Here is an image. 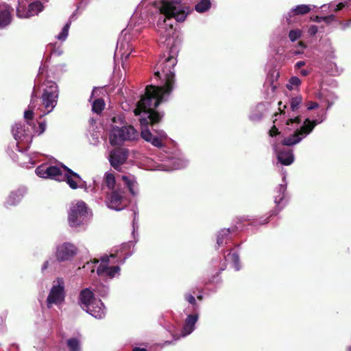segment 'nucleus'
Segmentation results:
<instances>
[{"mask_svg":"<svg viewBox=\"0 0 351 351\" xmlns=\"http://www.w3.org/2000/svg\"><path fill=\"white\" fill-rule=\"evenodd\" d=\"M189 13V8L180 0H142L117 41L115 56H121L123 66L124 60H126L133 51L130 40L141 33L147 23L157 19L156 31L167 40L175 32L172 19L181 23L185 21Z\"/></svg>","mask_w":351,"mask_h":351,"instance_id":"nucleus-1","label":"nucleus"},{"mask_svg":"<svg viewBox=\"0 0 351 351\" xmlns=\"http://www.w3.org/2000/svg\"><path fill=\"white\" fill-rule=\"evenodd\" d=\"M178 51V47L173 45L170 47L168 55H164L160 58L154 71V76L162 80L163 86H147L145 95L137 103L134 110L136 115L142 114L139 120L141 125V137L158 148L164 146V141L167 138V134L163 130H154L152 133L147 127L149 124L158 123L162 119L163 115L154 111V109L168 99L174 87V67L177 64Z\"/></svg>","mask_w":351,"mask_h":351,"instance_id":"nucleus-2","label":"nucleus"},{"mask_svg":"<svg viewBox=\"0 0 351 351\" xmlns=\"http://www.w3.org/2000/svg\"><path fill=\"white\" fill-rule=\"evenodd\" d=\"M326 118V112L319 113L317 118L311 120L306 118L303 121L300 116H291L286 119V124L288 130H293V132L283 139V144L286 145L293 146L300 143L308 134H310L315 127L323 122Z\"/></svg>","mask_w":351,"mask_h":351,"instance_id":"nucleus-3","label":"nucleus"},{"mask_svg":"<svg viewBox=\"0 0 351 351\" xmlns=\"http://www.w3.org/2000/svg\"><path fill=\"white\" fill-rule=\"evenodd\" d=\"M126 245L120 247V252L116 251L115 253L111 254L110 256H105L101 258V263L97 269V274L101 277H107L113 278L120 274V267L119 265L112 266L111 263L123 264L125 260L130 256V254L123 257L122 252Z\"/></svg>","mask_w":351,"mask_h":351,"instance_id":"nucleus-4","label":"nucleus"},{"mask_svg":"<svg viewBox=\"0 0 351 351\" xmlns=\"http://www.w3.org/2000/svg\"><path fill=\"white\" fill-rule=\"evenodd\" d=\"M78 302L81 308L96 319H102L106 315V308L100 300L95 298L90 288L83 289L79 294Z\"/></svg>","mask_w":351,"mask_h":351,"instance_id":"nucleus-5","label":"nucleus"},{"mask_svg":"<svg viewBox=\"0 0 351 351\" xmlns=\"http://www.w3.org/2000/svg\"><path fill=\"white\" fill-rule=\"evenodd\" d=\"M302 102V96H296L295 97H292L290 99V109L287 110V112L285 111V109L287 108V106L284 105L283 108H282L281 105L282 102L280 101L278 103L279 105V110L280 112L279 114H274V125L271 128V130L269 132V136L273 137L276 136V135L280 134V132L278 131V128H277V125H278V119H280L281 122H283L285 124V130L287 131H291V130H288L287 125L286 124V119L289 117V114L291 116H299L298 114H295L298 109L300 108L301 104Z\"/></svg>","mask_w":351,"mask_h":351,"instance_id":"nucleus-6","label":"nucleus"},{"mask_svg":"<svg viewBox=\"0 0 351 351\" xmlns=\"http://www.w3.org/2000/svg\"><path fill=\"white\" fill-rule=\"evenodd\" d=\"M91 213L83 201H75L71 204L68 220L71 227L79 228L87 224Z\"/></svg>","mask_w":351,"mask_h":351,"instance_id":"nucleus-7","label":"nucleus"},{"mask_svg":"<svg viewBox=\"0 0 351 351\" xmlns=\"http://www.w3.org/2000/svg\"><path fill=\"white\" fill-rule=\"evenodd\" d=\"M77 247L73 244L69 242H65L57 245L56 250V259L50 258L45 261L41 267L42 273L45 274L49 267L51 269L55 268L57 262H64L72 259L77 254Z\"/></svg>","mask_w":351,"mask_h":351,"instance_id":"nucleus-8","label":"nucleus"},{"mask_svg":"<svg viewBox=\"0 0 351 351\" xmlns=\"http://www.w3.org/2000/svg\"><path fill=\"white\" fill-rule=\"evenodd\" d=\"M66 298L65 281L62 277L55 278L51 284L46 300V305L48 308L56 306L61 307Z\"/></svg>","mask_w":351,"mask_h":351,"instance_id":"nucleus-9","label":"nucleus"},{"mask_svg":"<svg viewBox=\"0 0 351 351\" xmlns=\"http://www.w3.org/2000/svg\"><path fill=\"white\" fill-rule=\"evenodd\" d=\"M35 125L31 123H15L12 128V135L16 141V147L26 146L29 147L32 141L33 130Z\"/></svg>","mask_w":351,"mask_h":351,"instance_id":"nucleus-10","label":"nucleus"},{"mask_svg":"<svg viewBox=\"0 0 351 351\" xmlns=\"http://www.w3.org/2000/svg\"><path fill=\"white\" fill-rule=\"evenodd\" d=\"M138 137V132L132 125L123 126L121 128L115 126L111 130L110 142L111 145H117L125 141L136 140Z\"/></svg>","mask_w":351,"mask_h":351,"instance_id":"nucleus-11","label":"nucleus"},{"mask_svg":"<svg viewBox=\"0 0 351 351\" xmlns=\"http://www.w3.org/2000/svg\"><path fill=\"white\" fill-rule=\"evenodd\" d=\"M58 98V87L56 83L49 81L46 84V87L42 95V102L45 107V114L53 111L57 105Z\"/></svg>","mask_w":351,"mask_h":351,"instance_id":"nucleus-12","label":"nucleus"},{"mask_svg":"<svg viewBox=\"0 0 351 351\" xmlns=\"http://www.w3.org/2000/svg\"><path fill=\"white\" fill-rule=\"evenodd\" d=\"M105 203L111 210L116 211L123 210L127 206L124 190L121 187H117L116 190L108 193Z\"/></svg>","mask_w":351,"mask_h":351,"instance_id":"nucleus-13","label":"nucleus"},{"mask_svg":"<svg viewBox=\"0 0 351 351\" xmlns=\"http://www.w3.org/2000/svg\"><path fill=\"white\" fill-rule=\"evenodd\" d=\"M43 10V5L38 1L29 3L28 0H19L16 15L19 18L26 19L38 14Z\"/></svg>","mask_w":351,"mask_h":351,"instance_id":"nucleus-14","label":"nucleus"},{"mask_svg":"<svg viewBox=\"0 0 351 351\" xmlns=\"http://www.w3.org/2000/svg\"><path fill=\"white\" fill-rule=\"evenodd\" d=\"M63 165L56 166L43 164L38 166L36 170V174L42 178L53 179L58 181L64 180V174L65 171L62 168Z\"/></svg>","mask_w":351,"mask_h":351,"instance_id":"nucleus-15","label":"nucleus"},{"mask_svg":"<svg viewBox=\"0 0 351 351\" xmlns=\"http://www.w3.org/2000/svg\"><path fill=\"white\" fill-rule=\"evenodd\" d=\"M284 146L285 145L283 144L282 141V145L274 144L273 149L280 163L283 165H290L293 162L295 157L292 150L285 148ZM285 146L287 145H285Z\"/></svg>","mask_w":351,"mask_h":351,"instance_id":"nucleus-16","label":"nucleus"},{"mask_svg":"<svg viewBox=\"0 0 351 351\" xmlns=\"http://www.w3.org/2000/svg\"><path fill=\"white\" fill-rule=\"evenodd\" d=\"M62 168L64 171H65L63 176L64 180H66L71 189H77L78 188H86V182L82 179L78 173L73 171L66 166H62Z\"/></svg>","mask_w":351,"mask_h":351,"instance_id":"nucleus-17","label":"nucleus"},{"mask_svg":"<svg viewBox=\"0 0 351 351\" xmlns=\"http://www.w3.org/2000/svg\"><path fill=\"white\" fill-rule=\"evenodd\" d=\"M188 164V160L182 156H173L168 158L163 164L158 166V169L161 171H172L185 167Z\"/></svg>","mask_w":351,"mask_h":351,"instance_id":"nucleus-18","label":"nucleus"},{"mask_svg":"<svg viewBox=\"0 0 351 351\" xmlns=\"http://www.w3.org/2000/svg\"><path fill=\"white\" fill-rule=\"evenodd\" d=\"M128 158V150L125 148H118L110 152L108 160L110 165L115 169H119Z\"/></svg>","mask_w":351,"mask_h":351,"instance_id":"nucleus-19","label":"nucleus"},{"mask_svg":"<svg viewBox=\"0 0 351 351\" xmlns=\"http://www.w3.org/2000/svg\"><path fill=\"white\" fill-rule=\"evenodd\" d=\"M29 147L26 146H22L21 147H16L19 154L16 156V160L19 163L26 168L33 167L36 164L35 158L38 155L37 153H33L31 154H27L25 151L27 150Z\"/></svg>","mask_w":351,"mask_h":351,"instance_id":"nucleus-20","label":"nucleus"},{"mask_svg":"<svg viewBox=\"0 0 351 351\" xmlns=\"http://www.w3.org/2000/svg\"><path fill=\"white\" fill-rule=\"evenodd\" d=\"M13 8L5 3H0V27L5 28L12 21Z\"/></svg>","mask_w":351,"mask_h":351,"instance_id":"nucleus-21","label":"nucleus"},{"mask_svg":"<svg viewBox=\"0 0 351 351\" xmlns=\"http://www.w3.org/2000/svg\"><path fill=\"white\" fill-rule=\"evenodd\" d=\"M198 319L199 315L197 313L188 315L184 320L180 336L184 337L191 334L195 329V324Z\"/></svg>","mask_w":351,"mask_h":351,"instance_id":"nucleus-22","label":"nucleus"},{"mask_svg":"<svg viewBox=\"0 0 351 351\" xmlns=\"http://www.w3.org/2000/svg\"><path fill=\"white\" fill-rule=\"evenodd\" d=\"M27 193V189L25 186H21L15 191L10 193L8 197L5 205L15 206L19 204Z\"/></svg>","mask_w":351,"mask_h":351,"instance_id":"nucleus-23","label":"nucleus"},{"mask_svg":"<svg viewBox=\"0 0 351 351\" xmlns=\"http://www.w3.org/2000/svg\"><path fill=\"white\" fill-rule=\"evenodd\" d=\"M311 7L315 8V5H298L295 6V8H292L287 14L286 19L287 21L290 23H291V17L295 16V15H303L305 14L308 13L311 10Z\"/></svg>","mask_w":351,"mask_h":351,"instance_id":"nucleus-24","label":"nucleus"},{"mask_svg":"<svg viewBox=\"0 0 351 351\" xmlns=\"http://www.w3.org/2000/svg\"><path fill=\"white\" fill-rule=\"evenodd\" d=\"M287 189L286 173H282V183L280 184L275 190L274 202L276 207H278L285 198V193Z\"/></svg>","mask_w":351,"mask_h":351,"instance_id":"nucleus-25","label":"nucleus"},{"mask_svg":"<svg viewBox=\"0 0 351 351\" xmlns=\"http://www.w3.org/2000/svg\"><path fill=\"white\" fill-rule=\"evenodd\" d=\"M132 195L135 196L138 193V185L136 178L133 175L123 176L121 177Z\"/></svg>","mask_w":351,"mask_h":351,"instance_id":"nucleus-26","label":"nucleus"},{"mask_svg":"<svg viewBox=\"0 0 351 351\" xmlns=\"http://www.w3.org/2000/svg\"><path fill=\"white\" fill-rule=\"evenodd\" d=\"M104 185L109 189L110 191L113 190H116L117 187H121L119 184L116 183V179L112 173L106 172L104 174Z\"/></svg>","mask_w":351,"mask_h":351,"instance_id":"nucleus-27","label":"nucleus"},{"mask_svg":"<svg viewBox=\"0 0 351 351\" xmlns=\"http://www.w3.org/2000/svg\"><path fill=\"white\" fill-rule=\"evenodd\" d=\"M37 101V97L34 95V92L32 93V99L28 108L24 112V118L26 120V123H30L29 121L32 119L33 112L36 108L35 102Z\"/></svg>","mask_w":351,"mask_h":351,"instance_id":"nucleus-28","label":"nucleus"},{"mask_svg":"<svg viewBox=\"0 0 351 351\" xmlns=\"http://www.w3.org/2000/svg\"><path fill=\"white\" fill-rule=\"evenodd\" d=\"M265 110V106L262 104H259L257 105L255 108H254L249 116V118L252 121H260L263 117V112Z\"/></svg>","mask_w":351,"mask_h":351,"instance_id":"nucleus-29","label":"nucleus"},{"mask_svg":"<svg viewBox=\"0 0 351 351\" xmlns=\"http://www.w3.org/2000/svg\"><path fill=\"white\" fill-rule=\"evenodd\" d=\"M69 351H81V341L78 337H71L66 340Z\"/></svg>","mask_w":351,"mask_h":351,"instance_id":"nucleus-30","label":"nucleus"},{"mask_svg":"<svg viewBox=\"0 0 351 351\" xmlns=\"http://www.w3.org/2000/svg\"><path fill=\"white\" fill-rule=\"evenodd\" d=\"M230 233V230L229 228H223L219 232L217 238V244L219 247L221 246L228 240Z\"/></svg>","mask_w":351,"mask_h":351,"instance_id":"nucleus-31","label":"nucleus"},{"mask_svg":"<svg viewBox=\"0 0 351 351\" xmlns=\"http://www.w3.org/2000/svg\"><path fill=\"white\" fill-rule=\"evenodd\" d=\"M74 18V14H73L71 17L69 21L64 25V26L62 27L61 32L56 36V38L61 41H64L69 34V30L70 28L71 20Z\"/></svg>","mask_w":351,"mask_h":351,"instance_id":"nucleus-32","label":"nucleus"},{"mask_svg":"<svg viewBox=\"0 0 351 351\" xmlns=\"http://www.w3.org/2000/svg\"><path fill=\"white\" fill-rule=\"evenodd\" d=\"M210 0H202L196 4L195 9L197 12L203 13L210 9Z\"/></svg>","mask_w":351,"mask_h":351,"instance_id":"nucleus-33","label":"nucleus"},{"mask_svg":"<svg viewBox=\"0 0 351 351\" xmlns=\"http://www.w3.org/2000/svg\"><path fill=\"white\" fill-rule=\"evenodd\" d=\"M228 261H230L232 263L233 267L236 271H239L241 268L239 263V257L237 253L232 252L229 253L226 257Z\"/></svg>","mask_w":351,"mask_h":351,"instance_id":"nucleus-34","label":"nucleus"},{"mask_svg":"<svg viewBox=\"0 0 351 351\" xmlns=\"http://www.w3.org/2000/svg\"><path fill=\"white\" fill-rule=\"evenodd\" d=\"M105 107V102L102 99H95L92 104V110L97 114L100 113Z\"/></svg>","mask_w":351,"mask_h":351,"instance_id":"nucleus-35","label":"nucleus"},{"mask_svg":"<svg viewBox=\"0 0 351 351\" xmlns=\"http://www.w3.org/2000/svg\"><path fill=\"white\" fill-rule=\"evenodd\" d=\"M301 84V80L296 76L291 77L287 85L289 90H293L298 87Z\"/></svg>","mask_w":351,"mask_h":351,"instance_id":"nucleus-36","label":"nucleus"},{"mask_svg":"<svg viewBox=\"0 0 351 351\" xmlns=\"http://www.w3.org/2000/svg\"><path fill=\"white\" fill-rule=\"evenodd\" d=\"M96 292H97L101 296L105 297L108 294L109 288L106 285H99L96 287Z\"/></svg>","mask_w":351,"mask_h":351,"instance_id":"nucleus-37","label":"nucleus"},{"mask_svg":"<svg viewBox=\"0 0 351 351\" xmlns=\"http://www.w3.org/2000/svg\"><path fill=\"white\" fill-rule=\"evenodd\" d=\"M302 35V32L300 29H293L289 33V38L291 42L298 40Z\"/></svg>","mask_w":351,"mask_h":351,"instance_id":"nucleus-38","label":"nucleus"},{"mask_svg":"<svg viewBox=\"0 0 351 351\" xmlns=\"http://www.w3.org/2000/svg\"><path fill=\"white\" fill-rule=\"evenodd\" d=\"M184 298L189 304L193 306L194 309L197 308L198 305L197 304L196 300L193 295H191L189 293H187L184 295Z\"/></svg>","mask_w":351,"mask_h":351,"instance_id":"nucleus-39","label":"nucleus"},{"mask_svg":"<svg viewBox=\"0 0 351 351\" xmlns=\"http://www.w3.org/2000/svg\"><path fill=\"white\" fill-rule=\"evenodd\" d=\"M306 108L308 110H313L315 108H318L319 105L316 102H313V101H308L306 104Z\"/></svg>","mask_w":351,"mask_h":351,"instance_id":"nucleus-40","label":"nucleus"},{"mask_svg":"<svg viewBox=\"0 0 351 351\" xmlns=\"http://www.w3.org/2000/svg\"><path fill=\"white\" fill-rule=\"evenodd\" d=\"M336 21V17L333 14H330L329 16H324V18L323 19V21L328 24L333 22V21Z\"/></svg>","mask_w":351,"mask_h":351,"instance_id":"nucleus-41","label":"nucleus"},{"mask_svg":"<svg viewBox=\"0 0 351 351\" xmlns=\"http://www.w3.org/2000/svg\"><path fill=\"white\" fill-rule=\"evenodd\" d=\"M46 130V123L45 122H40L39 123L38 130L36 131L38 134H43Z\"/></svg>","mask_w":351,"mask_h":351,"instance_id":"nucleus-42","label":"nucleus"},{"mask_svg":"<svg viewBox=\"0 0 351 351\" xmlns=\"http://www.w3.org/2000/svg\"><path fill=\"white\" fill-rule=\"evenodd\" d=\"M318 31V28L316 25H311L308 29V33L311 35V36H314L316 34V33Z\"/></svg>","mask_w":351,"mask_h":351,"instance_id":"nucleus-43","label":"nucleus"},{"mask_svg":"<svg viewBox=\"0 0 351 351\" xmlns=\"http://www.w3.org/2000/svg\"><path fill=\"white\" fill-rule=\"evenodd\" d=\"M346 5H348L347 2H344V3L341 2V3H338L337 5H336V6L334 8L333 10L335 12H338Z\"/></svg>","mask_w":351,"mask_h":351,"instance_id":"nucleus-44","label":"nucleus"},{"mask_svg":"<svg viewBox=\"0 0 351 351\" xmlns=\"http://www.w3.org/2000/svg\"><path fill=\"white\" fill-rule=\"evenodd\" d=\"M336 99V97H332V98H326V101L327 102L328 104V106H327V108H330L332 105L334 103V100Z\"/></svg>","mask_w":351,"mask_h":351,"instance_id":"nucleus-45","label":"nucleus"},{"mask_svg":"<svg viewBox=\"0 0 351 351\" xmlns=\"http://www.w3.org/2000/svg\"><path fill=\"white\" fill-rule=\"evenodd\" d=\"M304 65H305L304 61H299L295 64V69H300V67H302Z\"/></svg>","mask_w":351,"mask_h":351,"instance_id":"nucleus-46","label":"nucleus"},{"mask_svg":"<svg viewBox=\"0 0 351 351\" xmlns=\"http://www.w3.org/2000/svg\"><path fill=\"white\" fill-rule=\"evenodd\" d=\"M300 73L302 76H306L309 74V71L307 69H302Z\"/></svg>","mask_w":351,"mask_h":351,"instance_id":"nucleus-47","label":"nucleus"},{"mask_svg":"<svg viewBox=\"0 0 351 351\" xmlns=\"http://www.w3.org/2000/svg\"><path fill=\"white\" fill-rule=\"evenodd\" d=\"M324 16H317L315 18L314 21H315V22L320 23V22H322V21H323V19H324Z\"/></svg>","mask_w":351,"mask_h":351,"instance_id":"nucleus-48","label":"nucleus"},{"mask_svg":"<svg viewBox=\"0 0 351 351\" xmlns=\"http://www.w3.org/2000/svg\"><path fill=\"white\" fill-rule=\"evenodd\" d=\"M350 24H351V20L346 23H343L342 25V29H345L346 27H349Z\"/></svg>","mask_w":351,"mask_h":351,"instance_id":"nucleus-49","label":"nucleus"},{"mask_svg":"<svg viewBox=\"0 0 351 351\" xmlns=\"http://www.w3.org/2000/svg\"><path fill=\"white\" fill-rule=\"evenodd\" d=\"M134 223H133V225H134V221H136V217H137V215H138V211L136 210H134Z\"/></svg>","mask_w":351,"mask_h":351,"instance_id":"nucleus-50","label":"nucleus"},{"mask_svg":"<svg viewBox=\"0 0 351 351\" xmlns=\"http://www.w3.org/2000/svg\"><path fill=\"white\" fill-rule=\"evenodd\" d=\"M133 351H147V350L145 348L136 347L133 349Z\"/></svg>","mask_w":351,"mask_h":351,"instance_id":"nucleus-51","label":"nucleus"},{"mask_svg":"<svg viewBox=\"0 0 351 351\" xmlns=\"http://www.w3.org/2000/svg\"><path fill=\"white\" fill-rule=\"evenodd\" d=\"M96 90H97V88H93V90L92 91L91 98L93 97V95H94L95 92L96 91Z\"/></svg>","mask_w":351,"mask_h":351,"instance_id":"nucleus-52","label":"nucleus"},{"mask_svg":"<svg viewBox=\"0 0 351 351\" xmlns=\"http://www.w3.org/2000/svg\"><path fill=\"white\" fill-rule=\"evenodd\" d=\"M267 221H267V219H265V220H263V221H261V224H265V223H267Z\"/></svg>","mask_w":351,"mask_h":351,"instance_id":"nucleus-53","label":"nucleus"},{"mask_svg":"<svg viewBox=\"0 0 351 351\" xmlns=\"http://www.w3.org/2000/svg\"><path fill=\"white\" fill-rule=\"evenodd\" d=\"M43 71V68L40 66L39 68V73H41Z\"/></svg>","mask_w":351,"mask_h":351,"instance_id":"nucleus-54","label":"nucleus"},{"mask_svg":"<svg viewBox=\"0 0 351 351\" xmlns=\"http://www.w3.org/2000/svg\"><path fill=\"white\" fill-rule=\"evenodd\" d=\"M197 299H199V300H202V295H198L197 296Z\"/></svg>","mask_w":351,"mask_h":351,"instance_id":"nucleus-55","label":"nucleus"},{"mask_svg":"<svg viewBox=\"0 0 351 351\" xmlns=\"http://www.w3.org/2000/svg\"><path fill=\"white\" fill-rule=\"evenodd\" d=\"M328 8H332V3L329 4V5H328Z\"/></svg>","mask_w":351,"mask_h":351,"instance_id":"nucleus-56","label":"nucleus"},{"mask_svg":"<svg viewBox=\"0 0 351 351\" xmlns=\"http://www.w3.org/2000/svg\"><path fill=\"white\" fill-rule=\"evenodd\" d=\"M300 45L302 47H304V45L302 44V43H300Z\"/></svg>","mask_w":351,"mask_h":351,"instance_id":"nucleus-57","label":"nucleus"},{"mask_svg":"<svg viewBox=\"0 0 351 351\" xmlns=\"http://www.w3.org/2000/svg\"><path fill=\"white\" fill-rule=\"evenodd\" d=\"M326 5H322V8H326Z\"/></svg>","mask_w":351,"mask_h":351,"instance_id":"nucleus-58","label":"nucleus"},{"mask_svg":"<svg viewBox=\"0 0 351 351\" xmlns=\"http://www.w3.org/2000/svg\"><path fill=\"white\" fill-rule=\"evenodd\" d=\"M347 351H351V346L348 348Z\"/></svg>","mask_w":351,"mask_h":351,"instance_id":"nucleus-59","label":"nucleus"}]
</instances>
